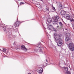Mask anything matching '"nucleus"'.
<instances>
[{
  "mask_svg": "<svg viewBox=\"0 0 74 74\" xmlns=\"http://www.w3.org/2000/svg\"><path fill=\"white\" fill-rule=\"evenodd\" d=\"M68 47L69 50L71 51H73L74 49V44L72 42L70 43L68 45Z\"/></svg>",
  "mask_w": 74,
  "mask_h": 74,
  "instance_id": "f03ea898",
  "label": "nucleus"
},
{
  "mask_svg": "<svg viewBox=\"0 0 74 74\" xmlns=\"http://www.w3.org/2000/svg\"><path fill=\"white\" fill-rule=\"evenodd\" d=\"M20 5H21V4H24V3L23 2H21L20 3Z\"/></svg>",
  "mask_w": 74,
  "mask_h": 74,
  "instance_id": "5701e85b",
  "label": "nucleus"
},
{
  "mask_svg": "<svg viewBox=\"0 0 74 74\" xmlns=\"http://www.w3.org/2000/svg\"><path fill=\"white\" fill-rule=\"evenodd\" d=\"M21 48V46L19 45H17L16 47V49L17 50L18 49H19Z\"/></svg>",
  "mask_w": 74,
  "mask_h": 74,
  "instance_id": "9b49d317",
  "label": "nucleus"
},
{
  "mask_svg": "<svg viewBox=\"0 0 74 74\" xmlns=\"http://www.w3.org/2000/svg\"><path fill=\"white\" fill-rule=\"evenodd\" d=\"M57 42V45L59 47H60V46L62 45V44H63V40H60Z\"/></svg>",
  "mask_w": 74,
  "mask_h": 74,
  "instance_id": "0eeeda50",
  "label": "nucleus"
},
{
  "mask_svg": "<svg viewBox=\"0 0 74 74\" xmlns=\"http://www.w3.org/2000/svg\"><path fill=\"white\" fill-rule=\"evenodd\" d=\"M43 72V69L42 68L40 70L38 71V72L39 74H42V73Z\"/></svg>",
  "mask_w": 74,
  "mask_h": 74,
  "instance_id": "9d476101",
  "label": "nucleus"
},
{
  "mask_svg": "<svg viewBox=\"0 0 74 74\" xmlns=\"http://www.w3.org/2000/svg\"><path fill=\"white\" fill-rule=\"evenodd\" d=\"M54 18H55V19H56V20L53 21V22H54L55 23H54V25H55V24H56V25H58L59 22H58V19H59V16H56L54 17Z\"/></svg>",
  "mask_w": 74,
  "mask_h": 74,
  "instance_id": "423d86ee",
  "label": "nucleus"
},
{
  "mask_svg": "<svg viewBox=\"0 0 74 74\" xmlns=\"http://www.w3.org/2000/svg\"><path fill=\"white\" fill-rule=\"evenodd\" d=\"M64 10H62L61 12V14L62 15H64Z\"/></svg>",
  "mask_w": 74,
  "mask_h": 74,
  "instance_id": "2eb2a0df",
  "label": "nucleus"
},
{
  "mask_svg": "<svg viewBox=\"0 0 74 74\" xmlns=\"http://www.w3.org/2000/svg\"><path fill=\"white\" fill-rule=\"evenodd\" d=\"M42 49H40V52H42Z\"/></svg>",
  "mask_w": 74,
  "mask_h": 74,
  "instance_id": "b1692460",
  "label": "nucleus"
},
{
  "mask_svg": "<svg viewBox=\"0 0 74 74\" xmlns=\"http://www.w3.org/2000/svg\"><path fill=\"white\" fill-rule=\"evenodd\" d=\"M41 43L40 42H39L37 45L39 46V45H41Z\"/></svg>",
  "mask_w": 74,
  "mask_h": 74,
  "instance_id": "aec40b11",
  "label": "nucleus"
},
{
  "mask_svg": "<svg viewBox=\"0 0 74 74\" xmlns=\"http://www.w3.org/2000/svg\"><path fill=\"white\" fill-rule=\"evenodd\" d=\"M57 35L56 34V33H54V36H55V37H55L56 36H57Z\"/></svg>",
  "mask_w": 74,
  "mask_h": 74,
  "instance_id": "4be33fe9",
  "label": "nucleus"
},
{
  "mask_svg": "<svg viewBox=\"0 0 74 74\" xmlns=\"http://www.w3.org/2000/svg\"><path fill=\"white\" fill-rule=\"evenodd\" d=\"M2 28L3 29V30L4 31H5L6 30V27L4 25H2Z\"/></svg>",
  "mask_w": 74,
  "mask_h": 74,
  "instance_id": "f8f14e48",
  "label": "nucleus"
},
{
  "mask_svg": "<svg viewBox=\"0 0 74 74\" xmlns=\"http://www.w3.org/2000/svg\"><path fill=\"white\" fill-rule=\"evenodd\" d=\"M70 40V38L68 37H66V38L65 40L66 41H68Z\"/></svg>",
  "mask_w": 74,
  "mask_h": 74,
  "instance_id": "dca6fc26",
  "label": "nucleus"
},
{
  "mask_svg": "<svg viewBox=\"0 0 74 74\" xmlns=\"http://www.w3.org/2000/svg\"><path fill=\"white\" fill-rule=\"evenodd\" d=\"M73 16H74V14H73Z\"/></svg>",
  "mask_w": 74,
  "mask_h": 74,
  "instance_id": "2f4dec72",
  "label": "nucleus"
},
{
  "mask_svg": "<svg viewBox=\"0 0 74 74\" xmlns=\"http://www.w3.org/2000/svg\"><path fill=\"white\" fill-rule=\"evenodd\" d=\"M46 10L47 11H48V9L46 8Z\"/></svg>",
  "mask_w": 74,
  "mask_h": 74,
  "instance_id": "a878e982",
  "label": "nucleus"
},
{
  "mask_svg": "<svg viewBox=\"0 0 74 74\" xmlns=\"http://www.w3.org/2000/svg\"><path fill=\"white\" fill-rule=\"evenodd\" d=\"M65 30H67V29H65Z\"/></svg>",
  "mask_w": 74,
  "mask_h": 74,
  "instance_id": "7c9ffc66",
  "label": "nucleus"
},
{
  "mask_svg": "<svg viewBox=\"0 0 74 74\" xmlns=\"http://www.w3.org/2000/svg\"><path fill=\"white\" fill-rule=\"evenodd\" d=\"M21 23L19 21H18V20L14 24V26L15 27H19V24Z\"/></svg>",
  "mask_w": 74,
  "mask_h": 74,
  "instance_id": "6e6552de",
  "label": "nucleus"
},
{
  "mask_svg": "<svg viewBox=\"0 0 74 74\" xmlns=\"http://www.w3.org/2000/svg\"><path fill=\"white\" fill-rule=\"evenodd\" d=\"M64 17L68 20H69L71 22H74V19H73L72 17L70 16L68 14H65L64 15Z\"/></svg>",
  "mask_w": 74,
  "mask_h": 74,
  "instance_id": "f257e3e1",
  "label": "nucleus"
},
{
  "mask_svg": "<svg viewBox=\"0 0 74 74\" xmlns=\"http://www.w3.org/2000/svg\"><path fill=\"white\" fill-rule=\"evenodd\" d=\"M21 48L24 51H27V49H26V48H25V47L24 45H22L21 46Z\"/></svg>",
  "mask_w": 74,
  "mask_h": 74,
  "instance_id": "1a4fd4ad",
  "label": "nucleus"
},
{
  "mask_svg": "<svg viewBox=\"0 0 74 74\" xmlns=\"http://www.w3.org/2000/svg\"><path fill=\"white\" fill-rule=\"evenodd\" d=\"M60 5H59V7H62V5L61 4V3H60Z\"/></svg>",
  "mask_w": 74,
  "mask_h": 74,
  "instance_id": "412c9836",
  "label": "nucleus"
},
{
  "mask_svg": "<svg viewBox=\"0 0 74 74\" xmlns=\"http://www.w3.org/2000/svg\"><path fill=\"white\" fill-rule=\"evenodd\" d=\"M40 48H42V47H40Z\"/></svg>",
  "mask_w": 74,
  "mask_h": 74,
  "instance_id": "c756f323",
  "label": "nucleus"
},
{
  "mask_svg": "<svg viewBox=\"0 0 74 74\" xmlns=\"http://www.w3.org/2000/svg\"><path fill=\"white\" fill-rule=\"evenodd\" d=\"M6 51H7V49L5 48H4L3 50V51L4 52H6Z\"/></svg>",
  "mask_w": 74,
  "mask_h": 74,
  "instance_id": "f3484780",
  "label": "nucleus"
},
{
  "mask_svg": "<svg viewBox=\"0 0 74 74\" xmlns=\"http://www.w3.org/2000/svg\"><path fill=\"white\" fill-rule=\"evenodd\" d=\"M54 40L56 42L58 41L59 40H61V36L60 35H57L55 37H54Z\"/></svg>",
  "mask_w": 74,
  "mask_h": 74,
  "instance_id": "7ed1b4c3",
  "label": "nucleus"
},
{
  "mask_svg": "<svg viewBox=\"0 0 74 74\" xmlns=\"http://www.w3.org/2000/svg\"><path fill=\"white\" fill-rule=\"evenodd\" d=\"M57 27H59V26H58Z\"/></svg>",
  "mask_w": 74,
  "mask_h": 74,
  "instance_id": "cd10ccee",
  "label": "nucleus"
},
{
  "mask_svg": "<svg viewBox=\"0 0 74 74\" xmlns=\"http://www.w3.org/2000/svg\"><path fill=\"white\" fill-rule=\"evenodd\" d=\"M63 69H64L63 71L64 73L65 74H71L70 72L68 71V68L67 67H63Z\"/></svg>",
  "mask_w": 74,
  "mask_h": 74,
  "instance_id": "39448f33",
  "label": "nucleus"
},
{
  "mask_svg": "<svg viewBox=\"0 0 74 74\" xmlns=\"http://www.w3.org/2000/svg\"><path fill=\"white\" fill-rule=\"evenodd\" d=\"M52 19L50 18H48L47 20V22H49V23H51L52 22Z\"/></svg>",
  "mask_w": 74,
  "mask_h": 74,
  "instance_id": "ddd939ff",
  "label": "nucleus"
},
{
  "mask_svg": "<svg viewBox=\"0 0 74 74\" xmlns=\"http://www.w3.org/2000/svg\"><path fill=\"white\" fill-rule=\"evenodd\" d=\"M46 60V62H48V61H47V60Z\"/></svg>",
  "mask_w": 74,
  "mask_h": 74,
  "instance_id": "c85d7f7f",
  "label": "nucleus"
},
{
  "mask_svg": "<svg viewBox=\"0 0 74 74\" xmlns=\"http://www.w3.org/2000/svg\"><path fill=\"white\" fill-rule=\"evenodd\" d=\"M13 37H16V36L15 35H14L13 36Z\"/></svg>",
  "mask_w": 74,
  "mask_h": 74,
  "instance_id": "393cba45",
  "label": "nucleus"
},
{
  "mask_svg": "<svg viewBox=\"0 0 74 74\" xmlns=\"http://www.w3.org/2000/svg\"><path fill=\"white\" fill-rule=\"evenodd\" d=\"M52 8L53 10L54 11H55L56 10V9H55V7H53V6L52 7Z\"/></svg>",
  "mask_w": 74,
  "mask_h": 74,
  "instance_id": "6ab92c4d",
  "label": "nucleus"
},
{
  "mask_svg": "<svg viewBox=\"0 0 74 74\" xmlns=\"http://www.w3.org/2000/svg\"><path fill=\"white\" fill-rule=\"evenodd\" d=\"M59 25L60 26H63V24H62V22H60L59 23Z\"/></svg>",
  "mask_w": 74,
  "mask_h": 74,
  "instance_id": "a211bd4d",
  "label": "nucleus"
},
{
  "mask_svg": "<svg viewBox=\"0 0 74 74\" xmlns=\"http://www.w3.org/2000/svg\"><path fill=\"white\" fill-rule=\"evenodd\" d=\"M28 74H32V73H28Z\"/></svg>",
  "mask_w": 74,
  "mask_h": 74,
  "instance_id": "bb28decb",
  "label": "nucleus"
},
{
  "mask_svg": "<svg viewBox=\"0 0 74 74\" xmlns=\"http://www.w3.org/2000/svg\"><path fill=\"white\" fill-rule=\"evenodd\" d=\"M48 29L49 30H52L55 31V32H56L57 31L56 29L54 27H53V26H52V25H49L48 27Z\"/></svg>",
  "mask_w": 74,
  "mask_h": 74,
  "instance_id": "20e7f679",
  "label": "nucleus"
},
{
  "mask_svg": "<svg viewBox=\"0 0 74 74\" xmlns=\"http://www.w3.org/2000/svg\"><path fill=\"white\" fill-rule=\"evenodd\" d=\"M70 36V34L69 33H66L65 35V36H68V37H69Z\"/></svg>",
  "mask_w": 74,
  "mask_h": 74,
  "instance_id": "4468645a",
  "label": "nucleus"
}]
</instances>
